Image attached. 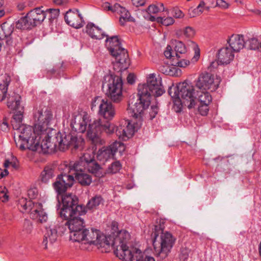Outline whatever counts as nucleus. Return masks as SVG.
I'll use <instances>...</instances> for the list:
<instances>
[{
  "label": "nucleus",
  "mask_w": 261,
  "mask_h": 261,
  "mask_svg": "<svg viewBox=\"0 0 261 261\" xmlns=\"http://www.w3.org/2000/svg\"><path fill=\"white\" fill-rule=\"evenodd\" d=\"M66 226L67 225L65 224V222H62L61 224H57L55 227L53 228H56L58 231V234H62L64 233L66 229Z\"/></svg>",
  "instance_id": "de8ad7c7"
},
{
  "label": "nucleus",
  "mask_w": 261,
  "mask_h": 261,
  "mask_svg": "<svg viewBox=\"0 0 261 261\" xmlns=\"http://www.w3.org/2000/svg\"><path fill=\"white\" fill-rule=\"evenodd\" d=\"M122 165L119 161H115L112 163L110 166H109L106 172L107 173L114 174L118 172L121 168Z\"/></svg>",
  "instance_id": "58836bf2"
},
{
  "label": "nucleus",
  "mask_w": 261,
  "mask_h": 261,
  "mask_svg": "<svg viewBox=\"0 0 261 261\" xmlns=\"http://www.w3.org/2000/svg\"><path fill=\"white\" fill-rule=\"evenodd\" d=\"M197 93L198 98L197 99V102H199V105L210 104L212 101V96L206 91L200 90L199 92L197 91Z\"/></svg>",
  "instance_id": "7c9ffc66"
},
{
  "label": "nucleus",
  "mask_w": 261,
  "mask_h": 261,
  "mask_svg": "<svg viewBox=\"0 0 261 261\" xmlns=\"http://www.w3.org/2000/svg\"><path fill=\"white\" fill-rule=\"evenodd\" d=\"M107 36L106 45L111 55L120 64L125 65L129 64L128 55L127 50L121 46L118 37L114 36L109 38Z\"/></svg>",
  "instance_id": "f8f14e48"
},
{
  "label": "nucleus",
  "mask_w": 261,
  "mask_h": 261,
  "mask_svg": "<svg viewBox=\"0 0 261 261\" xmlns=\"http://www.w3.org/2000/svg\"><path fill=\"white\" fill-rule=\"evenodd\" d=\"M87 229V228L85 227L84 225L83 228H81L76 231L74 232H71L70 234V240L78 242H82L83 239L84 238V236L85 235V230Z\"/></svg>",
  "instance_id": "2f4dec72"
},
{
  "label": "nucleus",
  "mask_w": 261,
  "mask_h": 261,
  "mask_svg": "<svg viewBox=\"0 0 261 261\" xmlns=\"http://www.w3.org/2000/svg\"><path fill=\"white\" fill-rule=\"evenodd\" d=\"M209 104L199 105L198 106V111L201 115L205 116L207 114L209 111Z\"/></svg>",
  "instance_id": "09e8293b"
},
{
  "label": "nucleus",
  "mask_w": 261,
  "mask_h": 261,
  "mask_svg": "<svg viewBox=\"0 0 261 261\" xmlns=\"http://www.w3.org/2000/svg\"><path fill=\"white\" fill-rule=\"evenodd\" d=\"M132 2L133 5L140 7L144 6L146 2V0H132Z\"/></svg>",
  "instance_id": "13d9d810"
},
{
  "label": "nucleus",
  "mask_w": 261,
  "mask_h": 261,
  "mask_svg": "<svg viewBox=\"0 0 261 261\" xmlns=\"http://www.w3.org/2000/svg\"><path fill=\"white\" fill-rule=\"evenodd\" d=\"M45 229L42 245L47 249L48 245H51L57 241L59 236L56 228L46 227Z\"/></svg>",
  "instance_id": "b1692460"
},
{
  "label": "nucleus",
  "mask_w": 261,
  "mask_h": 261,
  "mask_svg": "<svg viewBox=\"0 0 261 261\" xmlns=\"http://www.w3.org/2000/svg\"><path fill=\"white\" fill-rule=\"evenodd\" d=\"M135 75L134 74L129 73L127 77V81L128 83L133 84L135 83Z\"/></svg>",
  "instance_id": "e2e57ef3"
},
{
  "label": "nucleus",
  "mask_w": 261,
  "mask_h": 261,
  "mask_svg": "<svg viewBox=\"0 0 261 261\" xmlns=\"http://www.w3.org/2000/svg\"><path fill=\"white\" fill-rule=\"evenodd\" d=\"M171 97L178 96L182 99L185 107L189 109L194 108L197 104L194 87L187 83H180L177 86H170L168 90Z\"/></svg>",
  "instance_id": "6e6552de"
},
{
  "label": "nucleus",
  "mask_w": 261,
  "mask_h": 261,
  "mask_svg": "<svg viewBox=\"0 0 261 261\" xmlns=\"http://www.w3.org/2000/svg\"><path fill=\"white\" fill-rule=\"evenodd\" d=\"M0 28H1L7 37L10 36L14 30V27L12 25L8 22L3 23L0 26Z\"/></svg>",
  "instance_id": "ea45409f"
},
{
  "label": "nucleus",
  "mask_w": 261,
  "mask_h": 261,
  "mask_svg": "<svg viewBox=\"0 0 261 261\" xmlns=\"http://www.w3.org/2000/svg\"><path fill=\"white\" fill-rule=\"evenodd\" d=\"M23 116L19 114L16 115L15 118L12 119L11 121L13 128L16 130L15 136L19 138L18 142L16 141L17 146L21 150L26 148L33 151L38 150L39 149V140L41 138L40 135H43L39 131H36L35 128L30 125L22 124Z\"/></svg>",
  "instance_id": "39448f33"
},
{
  "label": "nucleus",
  "mask_w": 261,
  "mask_h": 261,
  "mask_svg": "<svg viewBox=\"0 0 261 261\" xmlns=\"http://www.w3.org/2000/svg\"><path fill=\"white\" fill-rule=\"evenodd\" d=\"M68 172H73L72 174H67L62 172L58 175L56 181L54 183V188L58 194L61 195L65 193L67 189L72 186L74 182V178L83 186H89L92 182L90 175L86 173L87 170L95 176L100 177L103 176L102 169L100 165L94 160L93 152L84 153L79 160L75 162H71L69 167H66Z\"/></svg>",
  "instance_id": "f257e3e1"
},
{
  "label": "nucleus",
  "mask_w": 261,
  "mask_h": 261,
  "mask_svg": "<svg viewBox=\"0 0 261 261\" xmlns=\"http://www.w3.org/2000/svg\"><path fill=\"white\" fill-rule=\"evenodd\" d=\"M159 111V108L157 106H151L149 112V117L150 119L155 118Z\"/></svg>",
  "instance_id": "8fccbe9b"
},
{
  "label": "nucleus",
  "mask_w": 261,
  "mask_h": 261,
  "mask_svg": "<svg viewBox=\"0 0 261 261\" xmlns=\"http://www.w3.org/2000/svg\"><path fill=\"white\" fill-rule=\"evenodd\" d=\"M103 199L101 196L96 195L93 197L87 203L86 207H83L85 209L86 213L88 211H94L98 208L99 205L102 204Z\"/></svg>",
  "instance_id": "cd10ccee"
},
{
  "label": "nucleus",
  "mask_w": 261,
  "mask_h": 261,
  "mask_svg": "<svg viewBox=\"0 0 261 261\" xmlns=\"http://www.w3.org/2000/svg\"><path fill=\"white\" fill-rule=\"evenodd\" d=\"M184 34L187 37L191 38L194 36L195 31L192 28L187 27L184 30Z\"/></svg>",
  "instance_id": "3c124183"
},
{
  "label": "nucleus",
  "mask_w": 261,
  "mask_h": 261,
  "mask_svg": "<svg viewBox=\"0 0 261 261\" xmlns=\"http://www.w3.org/2000/svg\"><path fill=\"white\" fill-rule=\"evenodd\" d=\"M164 55L167 58L173 57L172 53V47L170 45H167L164 51Z\"/></svg>",
  "instance_id": "5fc2aeb1"
},
{
  "label": "nucleus",
  "mask_w": 261,
  "mask_h": 261,
  "mask_svg": "<svg viewBox=\"0 0 261 261\" xmlns=\"http://www.w3.org/2000/svg\"><path fill=\"white\" fill-rule=\"evenodd\" d=\"M173 15L176 18H182L184 14L181 10L178 9H175L173 10Z\"/></svg>",
  "instance_id": "052dcab7"
},
{
  "label": "nucleus",
  "mask_w": 261,
  "mask_h": 261,
  "mask_svg": "<svg viewBox=\"0 0 261 261\" xmlns=\"http://www.w3.org/2000/svg\"><path fill=\"white\" fill-rule=\"evenodd\" d=\"M205 6V3L203 1H201L200 2L199 4L198 5V6L196 8V11H197V10L200 8H204Z\"/></svg>",
  "instance_id": "338daca9"
},
{
  "label": "nucleus",
  "mask_w": 261,
  "mask_h": 261,
  "mask_svg": "<svg viewBox=\"0 0 261 261\" xmlns=\"http://www.w3.org/2000/svg\"><path fill=\"white\" fill-rule=\"evenodd\" d=\"M123 82L121 77L117 75H107L105 77L102 89L112 101L118 103L122 99Z\"/></svg>",
  "instance_id": "0eeeda50"
},
{
  "label": "nucleus",
  "mask_w": 261,
  "mask_h": 261,
  "mask_svg": "<svg viewBox=\"0 0 261 261\" xmlns=\"http://www.w3.org/2000/svg\"><path fill=\"white\" fill-rule=\"evenodd\" d=\"M174 100V106L177 107L176 112H179L181 110V108L185 105L183 103L182 99L177 95L175 97H171Z\"/></svg>",
  "instance_id": "79ce46f5"
},
{
  "label": "nucleus",
  "mask_w": 261,
  "mask_h": 261,
  "mask_svg": "<svg viewBox=\"0 0 261 261\" xmlns=\"http://www.w3.org/2000/svg\"><path fill=\"white\" fill-rule=\"evenodd\" d=\"M42 8L38 7L31 10L24 17L18 21L16 27L24 30L40 24L46 18L45 12L42 10Z\"/></svg>",
  "instance_id": "9b49d317"
},
{
  "label": "nucleus",
  "mask_w": 261,
  "mask_h": 261,
  "mask_svg": "<svg viewBox=\"0 0 261 261\" xmlns=\"http://www.w3.org/2000/svg\"><path fill=\"white\" fill-rule=\"evenodd\" d=\"M176 238L168 231L162 232L160 237L154 233L153 246L154 253L161 259L165 258L171 251Z\"/></svg>",
  "instance_id": "1a4fd4ad"
},
{
  "label": "nucleus",
  "mask_w": 261,
  "mask_h": 261,
  "mask_svg": "<svg viewBox=\"0 0 261 261\" xmlns=\"http://www.w3.org/2000/svg\"><path fill=\"white\" fill-rule=\"evenodd\" d=\"M10 81V77L7 76L5 80L0 83V101H3L6 97Z\"/></svg>",
  "instance_id": "473e14b6"
},
{
  "label": "nucleus",
  "mask_w": 261,
  "mask_h": 261,
  "mask_svg": "<svg viewBox=\"0 0 261 261\" xmlns=\"http://www.w3.org/2000/svg\"><path fill=\"white\" fill-rule=\"evenodd\" d=\"M53 2L58 5H61L66 4L68 2V0H53Z\"/></svg>",
  "instance_id": "69168bd1"
},
{
  "label": "nucleus",
  "mask_w": 261,
  "mask_h": 261,
  "mask_svg": "<svg viewBox=\"0 0 261 261\" xmlns=\"http://www.w3.org/2000/svg\"><path fill=\"white\" fill-rule=\"evenodd\" d=\"M33 228L32 223L29 220L25 219L23 224L22 232L25 234H30L32 232Z\"/></svg>",
  "instance_id": "a19ab883"
},
{
  "label": "nucleus",
  "mask_w": 261,
  "mask_h": 261,
  "mask_svg": "<svg viewBox=\"0 0 261 261\" xmlns=\"http://www.w3.org/2000/svg\"><path fill=\"white\" fill-rule=\"evenodd\" d=\"M86 29L87 33L93 39H101L105 36L101 29L92 23H88L87 25Z\"/></svg>",
  "instance_id": "bb28decb"
},
{
  "label": "nucleus",
  "mask_w": 261,
  "mask_h": 261,
  "mask_svg": "<svg viewBox=\"0 0 261 261\" xmlns=\"http://www.w3.org/2000/svg\"><path fill=\"white\" fill-rule=\"evenodd\" d=\"M87 114H79L71 120L70 126L72 130L83 133L87 130L88 138L92 143L102 144L103 140L101 139L103 132L107 134H112L115 132V126L108 121L100 119L89 120Z\"/></svg>",
  "instance_id": "7ed1b4c3"
},
{
  "label": "nucleus",
  "mask_w": 261,
  "mask_h": 261,
  "mask_svg": "<svg viewBox=\"0 0 261 261\" xmlns=\"http://www.w3.org/2000/svg\"><path fill=\"white\" fill-rule=\"evenodd\" d=\"M217 6L220 7L222 9H227L228 8L229 5L224 0H217Z\"/></svg>",
  "instance_id": "864d4df0"
},
{
  "label": "nucleus",
  "mask_w": 261,
  "mask_h": 261,
  "mask_svg": "<svg viewBox=\"0 0 261 261\" xmlns=\"http://www.w3.org/2000/svg\"><path fill=\"white\" fill-rule=\"evenodd\" d=\"M157 19L158 22H161L163 25L165 26H168L169 25L172 24L174 22L173 18L170 17L166 18L159 17L157 18Z\"/></svg>",
  "instance_id": "c03bdc74"
},
{
  "label": "nucleus",
  "mask_w": 261,
  "mask_h": 261,
  "mask_svg": "<svg viewBox=\"0 0 261 261\" xmlns=\"http://www.w3.org/2000/svg\"><path fill=\"white\" fill-rule=\"evenodd\" d=\"M28 195L30 199L36 198L38 195L37 189L36 188L30 189L28 191Z\"/></svg>",
  "instance_id": "603ef678"
},
{
  "label": "nucleus",
  "mask_w": 261,
  "mask_h": 261,
  "mask_svg": "<svg viewBox=\"0 0 261 261\" xmlns=\"http://www.w3.org/2000/svg\"><path fill=\"white\" fill-rule=\"evenodd\" d=\"M102 7L103 9L105 10H107L115 12L114 10V5L113 6H112L110 5V4L109 3L106 2L103 3L102 5Z\"/></svg>",
  "instance_id": "680f3d73"
},
{
  "label": "nucleus",
  "mask_w": 261,
  "mask_h": 261,
  "mask_svg": "<svg viewBox=\"0 0 261 261\" xmlns=\"http://www.w3.org/2000/svg\"><path fill=\"white\" fill-rule=\"evenodd\" d=\"M106 99H102L101 97L97 96L95 97L94 99L92 101L91 104V109H94L98 107L99 109L100 108L101 104H103Z\"/></svg>",
  "instance_id": "37998d69"
},
{
  "label": "nucleus",
  "mask_w": 261,
  "mask_h": 261,
  "mask_svg": "<svg viewBox=\"0 0 261 261\" xmlns=\"http://www.w3.org/2000/svg\"><path fill=\"white\" fill-rule=\"evenodd\" d=\"M150 105V100L147 96H144L139 92L136 95H132L128 102L127 112L130 117L138 120L136 123L132 124L128 120L121 122L119 125L115 129L119 138L123 141L132 137L135 132L141 126L143 118L145 112Z\"/></svg>",
  "instance_id": "f03ea898"
},
{
  "label": "nucleus",
  "mask_w": 261,
  "mask_h": 261,
  "mask_svg": "<svg viewBox=\"0 0 261 261\" xmlns=\"http://www.w3.org/2000/svg\"><path fill=\"white\" fill-rule=\"evenodd\" d=\"M203 8H202V7H200L198 10L197 11H196V8L194 9L191 13H190V16L191 17H195L196 16H197V15H200L201 14H202V13L203 12Z\"/></svg>",
  "instance_id": "6e6d98bb"
},
{
  "label": "nucleus",
  "mask_w": 261,
  "mask_h": 261,
  "mask_svg": "<svg viewBox=\"0 0 261 261\" xmlns=\"http://www.w3.org/2000/svg\"><path fill=\"white\" fill-rule=\"evenodd\" d=\"M63 207L60 212L61 217H69L72 214H74L79 206L78 199L75 195L70 194L62 196Z\"/></svg>",
  "instance_id": "f3484780"
},
{
  "label": "nucleus",
  "mask_w": 261,
  "mask_h": 261,
  "mask_svg": "<svg viewBox=\"0 0 261 261\" xmlns=\"http://www.w3.org/2000/svg\"><path fill=\"white\" fill-rule=\"evenodd\" d=\"M99 114L108 120L112 119L115 114V109L111 101L106 99L103 104H101L100 108L98 111Z\"/></svg>",
  "instance_id": "393cba45"
},
{
  "label": "nucleus",
  "mask_w": 261,
  "mask_h": 261,
  "mask_svg": "<svg viewBox=\"0 0 261 261\" xmlns=\"http://www.w3.org/2000/svg\"><path fill=\"white\" fill-rule=\"evenodd\" d=\"M165 11V8L163 3H159L158 5H150L147 9V12L149 14H155L160 11Z\"/></svg>",
  "instance_id": "4c0bfd02"
},
{
  "label": "nucleus",
  "mask_w": 261,
  "mask_h": 261,
  "mask_svg": "<svg viewBox=\"0 0 261 261\" xmlns=\"http://www.w3.org/2000/svg\"><path fill=\"white\" fill-rule=\"evenodd\" d=\"M4 1L0 0V18L5 15V7Z\"/></svg>",
  "instance_id": "bf43d9fd"
},
{
  "label": "nucleus",
  "mask_w": 261,
  "mask_h": 261,
  "mask_svg": "<svg viewBox=\"0 0 261 261\" xmlns=\"http://www.w3.org/2000/svg\"><path fill=\"white\" fill-rule=\"evenodd\" d=\"M159 70L162 73L171 76L175 75L178 69L175 67H171L168 65H161Z\"/></svg>",
  "instance_id": "c9c22d12"
},
{
  "label": "nucleus",
  "mask_w": 261,
  "mask_h": 261,
  "mask_svg": "<svg viewBox=\"0 0 261 261\" xmlns=\"http://www.w3.org/2000/svg\"><path fill=\"white\" fill-rule=\"evenodd\" d=\"M189 251L186 248H182L180 250V255L181 258L185 259L187 258L189 255Z\"/></svg>",
  "instance_id": "4d7b16f0"
},
{
  "label": "nucleus",
  "mask_w": 261,
  "mask_h": 261,
  "mask_svg": "<svg viewBox=\"0 0 261 261\" xmlns=\"http://www.w3.org/2000/svg\"><path fill=\"white\" fill-rule=\"evenodd\" d=\"M233 51L228 46L221 48L218 52V60L221 64H228L234 58Z\"/></svg>",
  "instance_id": "5701e85b"
},
{
  "label": "nucleus",
  "mask_w": 261,
  "mask_h": 261,
  "mask_svg": "<svg viewBox=\"0 0 261 261\" xmlns=\"http://www.w3.org/2000/svg\"><path fill=\"white\" fill-rule=\"evenodd\" d=\"M44 139L39 144V149L37 151L43 153H51L57 149L64 150L70 146L76 149L82 143L83 140L78 139L76 136L70 134L62 135L56 133L55 130L45 134Z\"/></svg>",
  "instance_id": "423d86ee"
},
{
  "label": "nucleus",
  "mask_w": 261,
  "mask_h": 261,
  "mask_svg": "<svg viewBox=\"0 0 261 261\" xmlns=\"http://www.w3.org/2000/svg\"><path fill=\"white\" fill-rule=\"evenodd\" d=\"M138 92L144 96H147L150 99L151 96H160L165 91L162 84L161 78L152 73L149 75L146 84L139 85Z\"/></svg>",
  "instance_id": "9d476101"
},
{
  "label": "nucleus",
  "mask_w": 261,
  "mask_h": 261,
  "mask_svg": "<svg viewBox=\"0 0 261 261\" xmlns=\"http://www.w3.org/2000/svg\"><path fill=\"white\" fill-rule=\"evenodd\" d=\"M200 57V52L199 49L197 48V49H195V55L192 58L193 62H196L199 58Z\"/></svg>",
  "instance_id": "0e129e2a"
},
{
  "label": "nucleus",
  "mask_w": 261,
  "mask_h": 261,
  "mask_svg": "<svg viewBox=\"0 0 261 261\" xmlns=\"http://www.w3.org/2000/svg\"><path fill=\"white\" fill-rule=\"evenodd\" d=\"M55 176L53 169L49 166H46L40 175L41 182L47 184Z\"/></svg>",
  "instance_id": "c756f323"
},
{
  "label": "nucleus",
  "mask_w": 261,
  "mask_h": 261,
  "mask_svg": "<svg viewBox=\"0 0 261 261\" xmlns=\"http://www.w3.org/2000/svg\"><path fill=\"white\" fill-rule=\"evenodd\" d=\"M8 190L6 187H4L0 191V199L3 202H7L9 200V196L7 194Z\"/></svg>",
  "instance_id": "49530a36"
},
{
  "label": "nucleus",
  "mask_w": 261,
  "mask_h": 261,
  "mask_svg": "<svg viewBox=\"0 0 261 261\" xmlns=\"http://www.w3.org/2000/svg\"><path fill=\"white\" fill-rule=\"evenodd\" d=\"M112 232L110 234L108 246H111L114 249L115 255L119 259L125 261H145L146 255L136 248L128 246L130 244V235L126 230L117 231L118 224L116 222L112 223Z\"/></svg>",
  "instance_id": "20e7f679"
},
{
  "label": "nucleus",
  "mask_w": 261,
  "mask_h": 261,
  "mask_svg": "<svg viewBox=\"0 0 261 261\" xmlns=\"http://www.w3.org/2000/svg\"><path fill=\"white\" fill-rule=\"evenodd\" d=\"M227 42L229 44V48L233 52L240 51L241 49L245 47L246 44L244 36L242 35L234 34L231 35Z\"/></svg>",
  "instance_id": "4be33fe9"
},
{
  "label": "nucleus",
  "mask_w": 261,
  "mask_h": 261,
  "mask_svg": "<svg viewBox=\"0 0 261 261\" xmlns=\"http://www.w3.org/2000/svg\"><path fill=\"white\" fill-rule=\"evenodd\" d=\"M221 80L212 73L203 72L201 73L196 81V87L200 90H210L214 91L219 87Z\"/></svg>",
  "instance_id": "4468645a"
},
{
  "label": "nucleus",
  "mask_w": 261,
  "mask_h": 261,
  "mask_svg": "<svg viewBox=\"0 0 261 261\" xmlns=\"http://www.w3.org/2000/svg\"><path fill=\"white\" fill-rule=\"evenodd\" d=\"M176 57L179 58V54H185L187 51L186 47L185 44L179 41H175V46L174 47Z\"/></svg>",
  "instance_id": "f704fd0d"
},
{
  "label": "nucleus",
  "mask_w": 261,
  "mask_h": 261,
  "mask_svg": "<svg viewBox=\"0 0 261 261\" xmlns=\"http://www.w3.org/2000/svg\"><path fill=\"white\" fill-rule=\"evenodd\" d=\"M44 11L46 14V17H47L50 21L56 19L60 13L59 9H46Z\"/></svg>",
  "instance_id": "e433bc0d"
},
{
  "label": "nucleus",
  "mask_w": 261,
  "mask_h": 261,
  "mask_svg": "<svg viewBox=\"0 0 261 261\" xmlns=\"http://www.w3.org/2000/svg\"><path fill=\"white\" fill-rule=\"evenodd\" d=\"M190 64V61L186 60H178L177 61H173L172 65L175 66L180 67H186Z\"/></svg>",
  "instance_id": "a18cd8bd"
},
{
  "label": "nucleus",
  "mask_w": 261,
  "mask_h": 261,
  "mask_svg": "<svg viewBox=\"0 0 261 261\" xmlns=\"http://www.w3.org/2000/svg\"><path fill=\"white\" fill-rule=\"evenodd\" d=\"M42 204L36 203L34 204L32 211L30 213V217L41 223H45L48 220V216L42 208Z\"/></svg>",
  "instance_id": "412c9836"
},
{
  "label": "nucleus",
  "mask_w": 261,
  "mask_h": 261,
  "mask_svg": "<svg viewBox=\"0 0 261 261\" xmlns=\"http://www.w3.org/2000/svg\"><path fill=\"white\" fill-rule=\"evenodd\" d=\"M21 96L14 92L10 94L8 97V107L9 109L15 111L12 119L15 118V116L19 114L23 116L24 107L21 103Z\"/></svg>",
  "instance_id": "6ab92c4d"
},
{
  "label": "nucleus",
  "mask_w": 261,
  "mask_h": 261,
  "mask_svg": "<svg viewBox=\"0 0 261 261\" xmlns=\"http://www.w3.org/2000/svg\"><path fill=\"white\" fill-rule=\"evenodd\" d=\"M246 45L250 49L255 50L261 48V42L257 38L252 37L248 39L246 42Z\"/></svg>",
  "instance_id": "72a5a7b5"
},
{
  "label": "nucleus",
  "mask_w": 261,
  "mask_h": 261,
  "mask_svg": "<svg viewBox=\"0 0 261 261\" xmlns=\"http://www.w3.org/2000/svg\"><path fill=\"white\" fill-rule=\"evenodd\" d=\"M35 127L36 131L41 134L47 130L50 121L53 119V114L49 109L40 106L34 112Z\"/></svg>",
  "instance_id": "ddd939ff"
},
{
  "label": "nucleus",
  "mask_w": 261,
  "mask_h": 261,
  "mask_svg": "<svg viewBox=\"0 0 261 261\" xmlns=\"http://www.w3.org/2000/svg\"><path fill=\"white\" fill-rule=\"evenodd\" d=\"M8 174V171L7 169H5L3 171L0 172V178L5 177Z\"/></svg>",
  "instance_id": "774afa93"
},
{
  "label": "nucleus",
  "mask_w": 261,
  "mask_h": 261,
  "mask_svg": "<svg viewBox=\"0 0 261 261\" xmlns=\"http://www.w3.org/2000/svg\"><path fill=\"white\" fill-rule=\"evenodd\" d=\"M114 10L120 15L119 22L121 25H124L126 21L130 20V13L124 7L118 4H115Z\"/></svg>",
  "instance_id": "a878e982"
},
{
  "label": "nucleus",
  "mask_w": 261,
  "mask_h": 261,
  "mask_svg": "<svg viewBox=\"0 0 261 261\" xmlns=\"http://www.w3.org/2000/svg\"><path fill=\"white\" fill-rule=\"evenodd\" d=\"M85 214L86 211L83 208V206H79L74 214H72L69 217H63L67 220L65 222V224L67 225L70 234L71 232H76L77 229L79 230L85 225L84 219L81 216Z\"/></svg>",
  "instance_id": "a211bd4d"
},
{
  "label": "nucleus",
  "mask_w": 261,
  "mask_h": 261,
  "mask_svg": "<svg viewBox=\"0 0 261 261\" xmlns=\"http://www.w3.org/2000/svg\"><path fill=\"white\" fill-rule=\"evenodd\" d=\"M124 150L125 147L122 143L115 141L110 146L103 147L99 149L97 158L100 161L105 162L109 159L113 158L116 152H119L122 154Z\"/></svg>",
  "instance_id": "dca6fc26"
},
{
  "label": "nucleus",
  "mask_w": 261,
  "mask_h": 261,
  "mask_svg": "<svg viewBox=\"0 0 261 261\" xmlns=\"http://www.w3.org/2000/svg\"><path fill=\"white\" fill-rule=\"evenodd\" d=\"M35 203L31 200L28 201L27 199L21 198L19 200L18 207L22 213H31L33 208L34 204Z\"/></svg>",
  "instance_id": "c85d7f7f"
},
{
  "label": "nucleus",
  "mask_w": 261,
  "mask_h": 261,
  "mask_svg": "<svg viewBox=\"0 0 261 261\" xmlns=\"http://www.w3.org/2000/svg\"><path fill=\"white\" fill-rule=\"evenodd\" d=\"M82 17L77 9L68 10L65 15V20L70 26L78 29L83 26Z\"/></svg>",
  "instance_id": "aec40b11"
},
{
  "label": "nucleus",
  "mask_w": 261,
  "mask_h": 261,
  "mask_svg": "<svg viewBox=\"0 0 261 261\" xmlns=\"http://www.w3.org/2000/svg\"><path fill=\"white\" fill-rule=\"evenodd\" d=\"M110 234L108 236L101 234L99 231L93 228H87L85 230V235L82 242L84 244L99 245L101 247H105L108 245Z\"/></svg>",
  "instance_id": "2eb2a0df"
}]
</instances>
